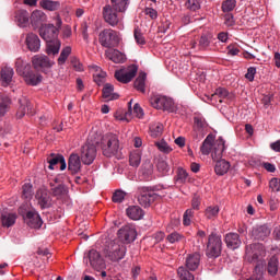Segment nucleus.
<instances>
[{
    "mask_svg": "<svg viewBox=\"0 0 280 280\" xmlns=\"http://www.w3.org/2000/svg\"><path fill=\"white\" fill-rule=\"evenodd\" d=\"M266 246L261 243H254L246 246L245 249V259L248 264H257L255 266V272H261L264 266H266Z\"/></svg>",
    "mask_w": 280,
    "mask_h": 280,
    "instance_id": "1",
    "label": "nucleus"
},
{
    "mask_svg": "<svg viewBox=\"0 0 280 280\" xmlns=\"http://www.w3.org/2000/svg\"><path fill=\"white\" fill-rule=\"evenodd\" d=\"M16 72L22 75L24 82L30 86H37L43 82V75L34 72L32 66L23 62V60L18 59L15 62Z\"/></svg>",
    "mask_w": 280,
    "mask_h": 280,
    "instance_id": "2",
    "label": "nucleus"
},
{
    "mask_svg": "<svg viewBox=\"0 0 280 280\" xmlns=\"http://www.w3.org/2000/svg\"><path fill=\"white\" fill-rule=\"evenodd\" d=\"M127 250L126 245L119 243V241H112L103 249V255L108 261L118 264V261L126 257Z\"/></svg>",
    "mask_w": 280,
    "mask_h": 280,
    "instance_id": "3",
    "label": "nucleus"
},
{
    "mask_svg": "<svg viewBox=\"0 0 280 280\" xmlns=\"http://www.w3.org/2000/svg\"><path fill=\"white\" fill-rule=\"evenodd\" d=\"M159 191V187H148L140 186L137 188L138 202L141 207L148 208L151 207L153 202L156 200H161L162 196L156 194Z\"/></svg>",
    "mask_w": 280,
    "mask_h": 280,
    "instance_id": "4",
    "label": "nucleus"
},
{
    "mask_svg": "<svg viewBox=\"0 0 280 280\" xmlns=\"http://www.w3.org/2000/svg\"><path fill=\"white\" fill-rule=\"evenodd\" d=\"M101 149L104 156L110 159L119 152V138L115 133H107L101 139Z\"/></svg>",
    "mask_w": 280,
    "mask_h": 280,
    "instance_id": "5",
    "label": "nucleus"
},
{
    "mask_svg": "<svg viewBox=\"0 0 280 280\" xmlns=\"http://www.w3.org/2000/svg\"><path fill=\"white\" fill-rule=\"evenodd\" d=\"M119 33L112 28H104L98 34V43L101 47H105V49H115V47H119Z\"/></svg>",
    "mask_w": 280,
    "mask_h": 280,
    "instance_id": "6",
    "label": "nucleus"
},
{
    "mask_svg": "<svg viewBox=\"0 0 280 280\" xmlns=\"http://www.w3.org/2000/svg\"><path fill=\"white\" fill-rule=\"evenodd\" d=\"M207 257H220L222 255V236L215 232H211L208 236Z\"/></svg>",
    "mask_w": 280,
    "mask_h": 280,
    "instance_id": "7",
    "label": "nucleus"
},
{
    "mask_svg": "<svg viewBox=\"0 0 280 280\" xmlns=\"http://www.w3.org/2000/svg\"><path fill=\"white\" fill-rule=\"evenodd\" d=\"M60 27H62V20L60 18L56 19V26L54 24H48L39 28V36L46 43L51 40H58V34L60 32Z\"/></svg>",
    "mask_w": 280,
    "mask_h": 280,
    "instance_id": "8",
    "label": "nucleus"
},
{
    "mask_svg": "<svg viewBox=\"0 0 280 280\" xmlns=\"http://www.w3.org/2000/svg\"><path fill=\"white\" fill-rule=\"evenodd\" d=\"M137 71H139V67L137 65H131L128 68H122L115 72V78L118 82L122 84H128V82H132L135 77L137 75Z\"/></svg>",
    "mask_w": 280,
    "mask_h": 280,
    "instance_id": "9",
    "label": "nucleus"
},
{
    "mask_svg": "<svg viewBox=\"0 0 280 280\" xmlns=\"http://www.w3.org/2000/svg\"><path fill=\"white\" fill-rule=\"evenodd\" d=\"M80 156L83 165H93V162L97 158V147H95V144L85 143L81 148Z\"/></svg>",
    "mask_w": 280,
    "mask_h": 280,
    "instance_id": "10",
    "label": "nucleus"
},
{
    "mask_svg": "<svg viewBox=\"0 0 280 280\" xmlns=\"http://www.w3.org/2000/svg\"><path fill=\"white\" fill-rule=\"evenodd\" d=\"M213 43V34L211 33H202L198 38V42L190 40V49H197L198 51H207L211 44Z\"/></svg>",
    "mask_w": 280,
    "mask_h": 280,
    "instance_id": "11",
    "label": "nucleus"
},
{
    "mask_svg": "<svg viewBox=\"0 0 280 280\" xmlns=\"http://www.w3.org/2000/svg\"><path fill=\"white\" fill-rule=\"evenodd\" d=\"M32 65L34 69H36L37 71H43V73H45L47 69H51V67L56 65V61L49 59V57H47L46 55H35L32 58Z\"/></svg>",
    "mask_w": 280,
    "mask_h": 280,
    "instance_id": "12",
    "label": "nucleus"
},
{
    "mask_svg": "<svg viewBox=\"0 0 280 280\" xmlns=\"http://www.w3.org/2000/svg\"><path fill=\"white\" fill-rule=\"evenodd\" d=\"M103 18L105 23H108L112 27L119 25V21H121V16H119V11H116L115 8L110 4H106L103 8Z\"/></svg>",
    "mask_w": 280,
    "mask_h": 280,
    "instance_id": "13",
    "label": "nucleus"
},
{
    "mask_svg": "<svg viewBox=\"0 0 280 280\" xmlns=\"http://www.w3.org/2000/svg\"><path fill=\"white\" fill-rule=\"evenodd\" d=\"M209 128V124L205 119L203 115L196 114L194 116V131L196 132V138L202 139L205 135H207V129Z\"/></svg>",
    "mask_w": 280,
    "mask_h": 280,
    "instance_id": "14",
    "label": "nucleus"
},
{
    "mask_svg": "<svg viewBox=\"0 0 280 280\" xmlns=\"http://www.w3.org/2000/svg\"><path fill=\"white\" fill-rule=\"evenodd\" d=\"M118 237L121 242L130 244L137 240V229L132 224H127L118 230Z\"/></svg>",
    "mask_w": 280,
    "mask_h": 280,
    "instance_id": "15",
    "label": "nucleus"
},
{
    "mask_svg": "<svg viewBox=\"0 0 280 280\" xmlns=\"http://www.w3.org/2000/svg\"><path fill=\"white\" fill-rule=\"evenodd\" d=\"M89 259H90V266H92L94 270H97V272L106 268V261L104 260L100 252L95 249H91L89 252Z\"/></svg>",
    "mask_w": 280,
    "mask_h": 280,
    "instance_id": "16",
    "label": "nucleus"
},
{
    "mask_svg": "<svg viewBox=\"0 0 280 280\" xmlns=\"http://www.w3.org/2000/svg\"><path fill=\"white\" fill-rule=\"evenodd\" d=\"M24 222L30 226V229H40V226H43V219L40 218V214L34 210L26 212Z\"/></svg>",
    "mask_w": 280,
    "mask_h": 280,
    "instance_id": "17",
    "label": "nucleus"
},
{
    "mask_svg": "<svg viewBox=\"0 0 280 280\" xmlns=\"http://www.w3.org/2000/svg\"><path fill=\"white\" fill-rule=\"evenodd\" d=\"M224 150H226L225 142L224 139L220 137L215 140L212 147L211 156L213 161L222 160V156L224 155Z\"/></svg>",
    "mask_w": 280,
    "mask_h": 280,
    "instance_id": "18",
    "label": "nucleus"
},
{
    "mask_svg": "<svg viewBox=\"0 0 280 280\" xmlns=\"http://www.w3.org/2000/svg\"><path fill=\"white\" fill-rule=\"evenodd\" d=\"M35 198L37 199L40 209H49V207H51V196H49L47 189H38Z\"/></svg>",
    "mask_w": 280,
    "mask_h": 280,
    "instance_id": "19",
    "label": "nucleus"
},
{
    "mask_svg": "<svg viewBox=\"0 0 280 280\" xmlns=\"http://www.w3.org/2000/svg\"><path fill=\"white\" fill-rule=\"evenodd\" d=\"M25 45L27 46L28 51H33L34 54L40 51V38L34 33H28L26 35Z\"/></svg>",
    "mask_w": 280,
    "mask_h": 280,
    "instance_id": "20",
    "label": "nucleus"
},
{
    "mask_svg": "<svg viewBox=\"0 0 280 280\" xmlns=\"http://www.w3.org/2000/svg\"><path fill=\"white\" fill-rule=\"evenodd\" d=\"M68 170L71 174H78L82 170V158L78 153H71L68 161Z\"/></svg>",
    "mask_w": 280,
    "mask_h": 280,
    "instance_id": "21",
    "label": "nucleus"
},
{
    "mask_svg": "<svg viewBox=\"0 0 280 280\" xmlns=\"http://www.w3.org/2000/svg\"><path fill=\"white\" fill-rule=\"evenodd\" d=\"M254 238L264 242V240L270 237V228L268 225H256L252 230Z\"/></svg>",
    "mask_w": 280,
    "mask_h": 280,
    "instance_id": "22",
    "label": "nucleus"
},
{
    "mask_svg": "<svg viewBox=\"0 0 280 280\" xmlns=\"http://www.w3.org/2000/svg\"><path fill=\"white\" fill-rule=\"evenodd\" d=\"M224 240L228 248H230L231 250H237V248L242 246V240L240 238V234L237 233H228Z\"/></svg>",
    "mask_w": 280,
    "mask_h": 280,
    "instance_id": "23",
    "label": "nucleus"
},
{
    "mask_svg": "<svg viewBox=\"0 0 280 280\" xmlns=\"http://www.w3.org/2000/svg\"><path fill=\"white\" fill-rule=\"evenodd\" d=\"M105 57L108 58V60H112V62H115V65H121L126 62V55H124V52L119 51L118 49L105 50Z\"/></svg>",
    "mask_w": 280,
    "mask_h": 280,
    "instance_id": "24",
    "label": "nucleus"
},
{
    "mask_svg": "<svg viewBox=\"0 0 280 280\" xmlns=\"http://www.w3.org/2000/svg\"><path fill=\"white\" fill-rule=\"evenodd\" d=\"M25 115H34V110H32V103L26 98L20 100V107L18 108L16 117L22 119Z\"/></svg>",
    "mask_w": 280,
    "mask_h": 280,
    "instance_id": "25",
    "label": "nucleus"
},
{
    "mask_svg": "<svg viewBox=\"0 0 280 280\" xmlns=\"http://www.w3.org/2000/svg\"><path fill=\"white\" fill-rule=\"evenodd\" d=\"M153 178H154V165H152L150 161H148L142 165L141 180L149 183Z\"/></svg>",
    "mask_w": 280,
    "mask_h": 280,
    "instance_id": "26",
    "label": "nucleus"
},
{
    "mask_svg": "<svg viewBox=\"0 0 280 280\" xmlns=\"http://www.w3.org/2000/svg\"><path fill=\"white\" fill-rule=\"evenodd\" d=\"M199 266H200L199 253H192L186 257V268H188V270L190 271L198 270Z\"/></svg>",
    "mask_w": 280,
    "mask_h": 280,
    "instance_id": "27",
    "label": "nucleus"
},
{
    "mask_svg": "<svg viewBox=\"0 0 280 280\" xmlns=\"http://www.w3.org/2000/svg\"><path fill=\"white\" fill-rule=\"evenodd\" d=\"M103 98L106 102H113V100H119V94L115 93V86L110 83H106L103 88Z\"/></svg>",
    "mask_w": 280,
    "mask_h": 280,
    "instance_id": "28",
    "label": "nucleus"
},
{
    "mask_svg": "<svg viewBox=\"0 0 280 280\" xmlns=\"http://www.w3.org/2000/svg\"><path fill=\"white\" fill-rule=\"evenodd\" d=\"M231 170V163L226 160H217L214 172L217 176H224Z\"/></svg>",
    "mask_w": 280,
    "mask_h": 280,
    "instance_id": "29",
    "label": "nucleus"
},
{
    "mask_svg": "<svg viewBox=\"0 0 280 280\" xmlns=\"http://www.w3.org/2000/svg\"><path fill=\"white\" fill-rule=\"evenodd\" d=\"M126 214L128 218H130V220H142L144 215L143 209H141L139 206H130L127 208Z\"/></svg>",
    "mask_w": 280,
    "mask_h": 280,
    "instance_id": "30",
    "label": "nucleus"
},
{
    "mask_svg": "<svg viewBox=\"0 0 280 280\" xmlns=\"http://www.w3.org/2000/svg\"><path fill=\"white\" fill-rule=\"evenodd\" d=\"M0 78L3 86H9V84L12 82V78H14V69H12L11 67L2 68L0 72Z\"/></svg>",
    "mask_w": 280,
    "mask_h": 280,
    "instance_id": "31",
    "label": "nucleus"
},
{
    "mask_svg": "<svg viewBox=\"0 0 280 280\" xmlns=\"http://www.w3.org/2000/svg\"><path fill=\"white\" fill-rule=\"evenodd\" d=\"M46 54L48 56H57V54H60V40L59 39H54L51 42H46Z\"/></svg>",
    "mask_w": 280,
    "mask_h": 280,
    "instance_id": "32",
    "label": "nucleus"
},
{
    "mask_svg": "<svg viewBox=\"0 0 280 280\" xmlns=\"http://www.w3.org/2000/svg\"><path fill=\"white\" fill-rule=\"evenodd\" d=\"M213 148V137L208 135L207 138L203 140L202 145L200 147V152L205 156H209L211 154V150Z\"/></svg>",
    "mask_w": 280,
    "mask_h": 280,
    "instance_id": "33",
    "label": "nucleus"
},
{
    "mask_svg": "<svg viewBox=\"0 0 280 280\" xmlns=\"http://www.w3.org/2000/svg\"><path fill=\"white\" fill-rule=\"evenodd\" d=\"M2 226L10 229V226H14L16 224V213H3L1 215Z\"/></svg>",
    "mask_w": 280,
    "mask_h": 280,
    "instance_id": "34",
    "label": "nucleus"
},
{
    "mask_svg": "<svg viewBox=\"0 0 280 280\" xmlns=\"http://www.w3.org/2000/svg\"><path fill=\"white\" fill-rule=\"evenodd\" d=\"M148 78V74L145 72H140L138 78L136 79L133 86L136 90H138L140 93H145V80Z\"/></svg>",
    "mask_w": 280,
    "mask_h": 280,
    "instance_id": "35",
    "label": "nucleus"
},
{
    "mask_svg": "<svg viewBox=\"0 0 280 280\" xmlns=\"http://www.w3.org/2000/svg\"><path fill=\"white\" fill-rule=\"evenodd\" d=\"M39 5L43 10H48L49 12H56V10L60 9V2L54 0H42Z\"/></svg>",
    "mask_w": 280,
    "mask_h": 280,
    "instance_id": "36",
    "label": "nucleus"
},
{
    "mask_svg": "<svg viewBox=\"0 0 280 280\" xmlns=\"http://www.w3.org/2000/svg\"><path fill=\"white\" fill-rule=\"evenodd\" d=\"M267 270L271 277H275V275L279 272V258H277V256H272L269 259Z\"/></svg>",
    "mask_w": 280,
    "mask_h": 280,
    "instance_id": "37",
    "label": "nucleus"
},
{
    "mask_svg": "<svg viewBox=\"0 0 280 280\" xmlns=\"http://www.w3.org/2000/svg\"><path fill=\"white\" fill-rule=\"evenodd\" d=\"M205 215L207 220H215L220 215V207L209 206L205 210Z\"/></svg>",
    "mask_w": 280,
    "mask_h": 280,
    "instance_id": "38",
    "label": "nucleus"
},
{
    "mask_svg": "<svg viewBox=\"0 0 280 280\" xmlns=\"http://www.w3.org/2000/svg\"><path fill=\"white\" fill-rule=\"evenodd\" d=\"M10 104L12 101L8 96H0V117H4L5 113L10 110Z\"/></svg>",
    "mask_w": 280,
    "mask_h": 280,
    "instance_id": "39",
    "label": "nucleus"
},
{
    "mask_svg": "<svg viewBox=\"0 0 280 280\" xmlns=\"http://www.w3.org/2000/svg\"><path fill=\"white\" fill-rule=\"evenodd\" d=\"M129 164L131 167H139L141 165V151L136 150L129 154Z\"/></svg>",
    "mask_w": 280,
    "mask_h": 280,
    "instance_id": "40",
    "label": "nucleus"
},
{
    "mask_svg": "<svg viewBox=\"0 0 280 280\" xmlns=\"http://www.w3.org/2000/svg\"><path fill=\"white\" fill-rule=\"evenodd\" d=\"M163 124L161 122H153L150 126V135L151 137H153L154 139H156V137H161V135H163Z\"/></svg>",
    "mask_w": 280,
    "mask_h": 280,
    "instance_id": "41",
    "label": "nucleus"
},
{
    "mask_svg": "<svg viewBox=\"0 0 280 280\" xmlns=\"http://www.w3.org/2000/svg\"><path fill=\"white\" fill-rule=\"evenodd\" d=\"M129 0H110L112 8L118 12H126Z\"/></svg>",
    "mask_w": 280,
    "mask_h": 280,
    "instance_id": "42",
    "label": "nucleus"
},
{
    "mask_svg": "<svg viewBox=\"0 0 280 280\" xmlns=\"http://www.w3.org/2000/svg\"><path fill=\"white\" fill-rule=\"evenodd\" d=\"M34 196V189L32 184L26 183L22 186V198L25 200H32V197Z\"/></svg>",
    "mask_w": 280,
    "mask_h": 280,
    "instance_id": "43",
    "label": "nucleus"
},
{
    "mask_svg": "<svg viewBox=\"0 0 280 280\" xmlns=\"http://www.w3.org/2000/svg\"><path fill=\"white\" fill-rule=\"evenodd\" d=\"M161 110H167L168 113H174V101L167 96H162Z\"/></svg>",
    "mask_w": 280,
    "mask_h": 280,
    "instance_id": "44",
    "label": "nucleus"
},
{
    "mask_svg": "<svg viewBox=\"0 0 280 280\" xmlns=\"http://www.w3.org/2000/svg\"><path fill=\"white\" fill-rule=\"evenodd\" d=\"M45 21V13L40 10H35L31 14V23L38 25V23Z\"/></svg>",
    "mask_w": 280,
    "mask_h": 280,
    "instance_id": "45",
    "label": "nucleus"
},
{
    "mask_svg": "<svg viewBox=\"0 0 280 280\" xmlns=\"http://www.w3.org/2000/svg\"><path fill=\"white\" fill-rule=\"evenodd\" d=\"M61 159H63V155L52 153L47 158V163L49 164V170H54L58 163H60Z\"/></svg>",
    "mask_w": 280,
    "mask_h": 280,
    "instance_id": "46",
    "label": "nucleus"
},
{
    "mask_svg": "<svg viewBox=\"0 0 280 280\" xmlns=\"http://www.w3.org/2000/svg\"><path fill=\"white\" fill-rule=\"evenodd\" d=\"M150 104L156 110H161L163 108V95H153L150 97Z\"/></svg>",
    "mask_w": 280,
    "mask_h": 280,
    "instance_id": "47",
    "label": "nucleus"
},
{
    "mask_svg": "<svg viewBox=\"0 0 280 280\" xmlns=\"http://www.w3.org/2000/svg\"><path fill=\"white\" fill-rule=\"evenodd\" d=\"M177 275L180 280H195L192 273H190L189 270H187L185 267H179L177 269Z\"/></svg>",
    "mask_w": 280,
    "mask_h": 280,
    "instance_id": "48",
    "label": "nucleus"
},
{
    "mask_svg": "<svg viewBox=\"0 0 280 280\" xmlns=\"http://www.w3.org/2000/svg\"><path fill=\"white\" fill-rule=\"evenodd\" d=\"M69 56H71V47L67 46L61 50L60 56L57 59L58 65H65Z\"/></svg>",
    "mask_w": 280,
    "mask_h": 280,
    "instance_id": "49",
    "label": "nucleus"
},
{
    "mask_svg": "<svg viewBox=\"0 0 280 280\" xmlns=\"http://www.w3.org/2000/svg\"><path fill=\"white\" fill-rule=\"evenodd\" d=\"M187 178H189V174L187 173V171L183 167H179L177 170L176 180L182 185H185V183H187Z\"/></svg>",
    "mask_w": 280,
    "mask_h": 280,
    "instance_id": "50",
    "label": "nucleus"
},
{
    "mask_svg": "<svg viewBox=\"0 0 280 280\" xmlns=\"http://www.w3.org/2000/svg\"><path fill=\"white\" fill-rule=\"evenodd\" d=\"M237 5V1L235 0H225L222 3V12H233L235 7Z\"/></svg>",
    "mask_w": 280,
    "mask_h": 280,
    "instance_id": "51",
    "label": "nucleus"
},
{
    "mask_svg": "<svg viewBox=\"0 0 280 280\" xmlns=\"http://www.w3.org/2000/svg\"><path fill=\"white\" fill-rule=\"evenodd\" d=\"M155 145L160 152H163L164 154H170L172 152V147L165 142V140H161L160 142H155Z\"/></svg>",
    "mask_w": 280,
    "mask_h": 280,
    "instance_id": "52",
    "label": "nucleus"
},
{
    "mask_svg": "<svg viewBox=\"0 0 280 280\" xmlns=\"http://www.w3.org/2000/svg\"><path fill=\"white\" fill-rule=\"evenodd\" d=\"M16 21H18L20 27H25V25H27V23H30V18L27 16V13L20 12L16 15Z\"/></svg>",
    "mask_w": 280,
    "mask_h": 280,
    "instance_id": "53",
    "label": "nucleus"
},
{
    "mask_svg": "<svg viewBox=\"0 0 280 280\" xmlns=\"http://www.w3.org/2000/svg\"><path fill=\"white\" fill-rule=\"evenodd\" d=\"M194 218V210L192 209H187L184 212L183 215V224L184 226H189L191 224V219Z\"/></svg>",
    "mask_w": 280,
    "mask_h": 280,
    "instance_id": "54",
    "label": "nucleus"
},
{
    "mask_svg": "<svg viewBox=\"0 0 280 280\" xmlns=\"http://www.w3.org/2000/svg\"><path fill=\"white\" fill-rule=\"evenodd\" d=\"M183 237V234L178 232H173L166 236V240L170 244H176L177 242H180Z\"/></svg>",
    "mask_w": 280,
    "mask_h": 280,
    "instance_id": "55",
    "label": "nucleus"
},
{
    "mask_svg": "<svg viewBox=\"0 0 280 280\" xmlns=\"http://www.w3.org/2000/svg\"><path fill=\"white\" fill-rule=\"evenodd\" d=\"M133 36L137 45H145V37L143 36V33H141V30H139V27L135 28Z\"/></svg>",
    "mask_w": 280,
    "mask_h": 280,
    "instance_id": "56",
    "label": "nucleus"
},
{
    "mask_svg": "<svg viewBox=\"0 0 280 280\" xmlns=\"http://www.w3.org/2000/svg\"><path fill=\"white\" fill-rule=\"evenodd\" d=\"M172 26V22H170V20L164 19L162 20L160 26L158 27V32L160 34H167V30H170V27Z\"/></svg>",
    "mask_w": 280,
    "mask_h": 280,
    "instance_id": "57",
    "label": "nucleus"
},
{
    "mask_svg": "<svg viewBox=\"0 0 280 280\" xmlns=\"http://www.w3.org/2000/svg\"><path fill=\"white\" fill-rule=\"evenodd\" d=\"M156 166L161 174H167V172H170V164H167L165 160H159Z\"/></svg>",
    "mask_w": 280,
    "mask_h": 280,
    "instance_id": "58",
    "label": "nucleus"
},
{
    "mask_svg": "<svg viewBox=\"0 0 280 280\" xmlns=\"http://www.w3.org/2000/svg\"><path fill=\"white\" fill-rule=\"evenodd\" d=\"M126 198V192H124L122 190H116L114 194H113V197H112V200L113 202H124Z\"/></svg>",
    "mask_w": 280,
    "mask_h": 280,
    "instance_id": "59",
    "label": "nucleus"
},
{
    "mask_svg": "<svg viewBox=\"0 0 280 280\" xmlns=\"http://www.w3.org/2000/svg\"><path fill=\"white\" fill-rule=\"evenodd\" d=\"M186 7L191 12H196L197 10H200V1L198 0H188L186 3Z\"/></svg>",
    "mask_w": 280,
    "mask_h": 280,
    "instance_id": "60",
    "label": "nucleus"
},
{
    "mask_svg": "<svg viewBox=\"0 0 280 280\" xmlns=\"http://www.w3.org/2000/svg\"><path fill=\"white\" fill-rule=\"evenodd\" d=\"M212 97H220V100H224L225 97H229V91L224 88H219L215 90L214 94H212Z\"/></svg>",
    "mask_w": 280,
    "mask_h": 280,
    "instance_id": "61",
    "label": "nucleus"
},
{
    "mask_svg": "<svg viewBox=\"0 0 280 280\" xmlns=\"http://www.w3.org/2000/svg\"><path fill=\"white\" fill-rule=\"evenodd\" d=\"M54 196H65L67 194V188L65 185L59 184L57 187L52 188Z\"/></svg>",
    "mask_w": 280,
    "mask_h": 280,
    "instance_id": "62",
    "label": "nucleus"
},
{
    "mask_svg": "<svg viewBox=\"0 0 280 280\" xmlns=\"http://www.w3.org/2000/svg\"><path fill=\"white\" fill-rule=\"evenodd\" d=\"M269 187L272 191H280V179L277 177L271 178Z\"/></svg>",
    "mask_w": 280,
    "mask_h": 280,
    "instance_id": "63",
    "label": "nucleus"
},
{
    "mask_svg": "<svg viewBox=\"0 0 280 280\" xmlns=\"http://www.w3.org/2000/svg\"><path fill=\"white\" fill-rule=\"evenodd\" d=\"M93 80L98 86H102L106 82V73L94 74Z\"/></svg>",
    "mask_w": 280,
    "mask_h": 280,
    "instance_id": "64",
    "label": "nucleus"
}]
</instances>
